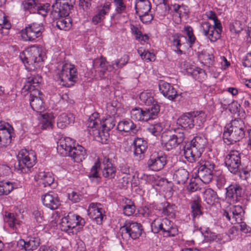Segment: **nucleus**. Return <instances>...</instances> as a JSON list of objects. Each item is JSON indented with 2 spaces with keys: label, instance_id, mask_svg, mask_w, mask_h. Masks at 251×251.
Instances as JSON below:
<instances>
[{
  "label": "nucleus",
  "instance_id": "obj_1",
  "mask_svg": "<svg viewBox=\"0 0 251 251\" xmlns=\"http://www.w3.org/2000/svg\"><path fill=\"white\" fill-rule=\"evenodd\" d=\"M206 145V139L203 136H196L190 144L185 146L183 154L187 160L193 163L199 159Z\"/></svg>",
  "mask_w": 251,
  "mask_h": 251
},
{
  "label": "nucleus",
  "instance_id": "obj_2",
  "mask_svg": "<svg viewBox=\"0 0 251 251\" xmlns=\"http://www.w3.org/2000/svg\"><path fill=\"white\" fill-rule=\"evenodd\" d=\"M20 57L24 63L33 64L37 69L46 57L45 49L42 46H33L26 51L22 52Z\"/></svg>",
  "mask_w": 251,
  "mask_h": 251
},
{
  "label": "nucleus",
  "instance_id": "obj_3",
  "mask_svg": "<svg viewBox=\"0 0 251 251\" xmlns=\"http://www.w3.org/2000/svg\"><path fill=\"white\" fill-rule=\"evenodd\" d=\"M99 113L95 112L88 118L86 126L88 128H91L93 134L96 140L102 144H106L109 138L108 131L103 128L101 125V122L99 118Z\"/></svg>",
  "mask_w": 251,
  "mask_h": 251
},
{
  "label": "nucleus",
  "instance_id": "obj_4",
  "mask_svg": "<svg viewBox=\"0 0 251 251\" xmlns=\"http://www.w3.org/2000/svg\"><path fill=\"white\" fill-rule=\"evenodd\" d=\"M18 162L15 165V169L20 173H25L32 168L36 163V157L32 151L23 149L19 152L18 156Z\"/></svg>",
  "mask_w": 251,
  "mask_h": 251
},
{
  "label": "nucleus",
  "instance_id": "obj_5",
  "mask_svg": "<svg viewBox=\"0 0 251 251\" xmlns=\"http://www.w3.org/2000/svg\"><path fill=\"white\" fill-rule=\"evenodd\" d=\"M160 111V107L157 104H153L151 108L143 110L140 107H135L130 111L131 118L136 121L148 122L155 119Z\"/></svg>",
  "mask_w": 251,
  "mask_h": 251
},
{
  "label": "nucleus",
  "instance_id": "obj_6",
  "mask_svg": "<svg viewBox=\"0 0 251 251\" xmlns=\"http://www.w3.org/2000/svg\"><path fill=\"white\" fill-rule=\"evenodd\" d=\"M77 72L74 65L66 63L62 66L58 74L60 84L66 87L73 85L77 80Z\"/></svg>",
  "mask_w": 251,
  "mask_h": 251
},
{
  "label": "nucleus",
  "instance_id": "obj_7",
  "mask_svg": "<svg viewBox=\"0 0 251 251\" xmlns=\"http://www.w3.org/2000/svg\"><path fill=\"white\" fill-rule=\"evenodd\" d=\"M85 224L84 219L79 215L69 213L67 216L62 219L60 226L61 230L73 233V229L76 226H83Z\"/></svg>",
  "mask_w": 251,
  "mask_h": 251
},
{
  "label": "nucleus",
  "instance_id": "obj_8",
  "mask_svg": "<svg viewBox=\"0 0 251 251\" xmlns=\"http://www.w3.org/2000/svg\"><path fill=\"white\" fill-rule=\"evenodd\" d=\"M198 169V177L204 183H208L213 177L215 164L211 161L201 159Z\"/></svg>",
  "mask_w": 251,
  "mask_h": 251
},
{
  "label": "nucleus",
  "instance_id": "obj_9",
  "mask_svg": "<svg viewBox=\"0 0 251 251\" xmlns=\"http://www.w3.org/2000/svg\"><path fill=\"white\" fill-rule=\"evenodd\" d=\"M201 30L211 42H215L221 37L222 26L221 23L212 25L208 22H202Z\"/></svg>",
  "mask_w": 251,
  "mask_h": 251
},
{
  "label": "nucleus",
  "instance_id": "obj_10",
  "mask_svg": "<svg viewBox=\"0 0 251 251\" xmlns=\"http://www.w3.org/2000/svg\"><path fill=\"white\" fill-rule=\"evenodd\" d=\"M122 236L127 234L133 239L138 238L142 234V226L141 224L132 221H127L121 228Z\"/></svg>",
  "mask_w": 251,
  "mask_h": 251
},
{
  "label": "nucleus",
  "instance_id": "obj_11",
  "mask_svg": "<svg viewBox=\"0 0 251 251\" xmlns=\"http://www.w3.org/2000/svg\"><path fill=\"white\" fill-rule=\"evenodd\" d=\"M241 153L237 150H231L226 156L225 164L228 170L233 174H236L241 166Z\"/></svg>",
  "mask_w": 251,
  "mask_h": 251
},
{
  "label": "nucleus",
  "instance_id": "obj_12",
  "mask_svg": "<svg viewBox=\"0 0 251 251\" xmlns=\"http://www.w3.org/2000/svg\"><path fill=\"white\" fill-rule=\"evenodd\" d=\"M43 30L42 25L33 23L22 30L21 36L25 41H33L41 36Z\"/></svg>",
  "mask_w": 251,
  "mask_h": 251
},
{
  "label": "nucleus",
  "instance_id": "obj_13",
  "mask_svg": "<svg viewBox=\"0 0 251 251\" xmlns=\"http://www.w3.org/2000/svg\"><path fill=\"white\" fill-rule=\"evenodd\" d=\"M167 156L158 152L152 153L147 162L149 169L154 171L162 170L167 163Z\"/></svg>",
  "mask_w": 251,
  "mask_h": 251
},
{
  "label": "nucleus",
  "instance_id": "obj_14",
  "mask_svg": "<svg viewBox=\"0 0 251 251\" xmlns=\"http://www.w3.org/2000/svg\"><path fill=\"white\" fill-rule=\"evenodd\" d=\"M243 213L242 206L233 205L224 210L223 216H225L232 224H234L242 220Z\"/></svg>",
  "mask_w": 251,
  "mask_h": 251
},
{
  "label": "nucleus",
  "instance_id": "obj_15",
  "mask_svg": "<svg viewBox=\"0 0 251 251\" xmlns=\"http://www.w3.org/2000/svg\"><path fill=\"white\" fill-rule=\"evenodd\" d=\"M88 215L97 224L101 225L105 216L104 210L100 203H91L88 209Z\"/></svg>",
  "mask_w": 251,
  "mask_h": 251
},
{
  "label": "nucleus",
  "instance_id": "obj_16",
  "mask_svg": "<svg viewBox=\"0 0 251 251\" xmlns=\"http://www.w3.org/2000/svg\"><path fill=\"white\" fill-rule=\"evenodd\" d=\"M42 78L40 76L30 75L27 76L23 89L30 94H41L37 88Z\"/></svg>",
  "mask_w": 251,
  "mask_h": 251
},
{
  "label": "nucleus",
  "instance_id": "obj_17",
  "mask_svg": "<svg viewBox=\"0 0 251 251\" xmlns=\"http://www.w3.org/2000/svg\"><path fill=\"white\" fill-rule=\"evenodd\" d=\"M71 138L65 137L61 138L57 142V151L62 156H67L75 147Z\"/></svg>",
  "mask_w": 251,
  "mask_h": 251
},
{
  "label": "nucleus",
  "instance_id": "obj_18",
  "mask_svg": "<svg viewBox=\"0 0 251 251\" xmlns=\"http://www.w3.org/2000/svg\"><path fill=\"white\" fill-rule=\"evenodd\" d=\"M43 204L47 207L51 209H56L60 205L58 195L52 192L45 194L42 197Z\"/></svg>",
  "mask_w": 251,
  "mask_h": 251
},
{
  "label": "nucleus",
  "instance_id": "obj_19",
  "mask_svg": "<svg viewBox=\"0 0 251 251\" xmlns=\"http://www.w3.org/2000/svg\"><path fill=\"white\" fill-rule=\"evenodd\" d=\"M12 127L8 123L0 122V144L5 146L11 142Z\"/></svg>",
  "mask_w": 251,
  "mask_h": 251
},
{
  "label": "nucleus",
  "instance_id": "obj_20",
  "mask_svg": "<svg viewBox=\"0 0 251 251\" xmlns=\"http://www.w3.org/2000/svg\"><path fill=\"white\" fill-rule=\"evenodd\" d=\"M244 135V132H239L232 129L225 128L223 137L225 143L229 145L239 141Z\"/></svg>",
  "mask_w": 251,
  "mask_h": 251
},
{
  "label": "nucleus",
  "instance_id": "obj_21",
  "mask_svg": "<svg viewBox=\"0 0 251 251\" xmlns=\"http://www.w3.org/2000/svg\"><path fill=\"white\" fill-rule=\"evenodd\" d=\"M52 7L53 11L51 14L53 16L68 17L70 7L67 2L62 1L61 0H56Z\"/></svg>",
  "mask_w": 251,
  "mask_h": 251
},
{
  "label": "nucleus",
  "instance_id": "obj_22",
  "mask_svg": "<svg viewBox=\"0 0 251 251\" xmlns=\"http://www.w3.org/2000/svg\"><path fill=\"white\" fill-rule=\"evenodd\" d=\"M102 176L108 179L114 178L116 176V168L108 158L104 157L101 166Z\"/></svg>",
  "mask_w": 251,
  "mask_h": 251
},
{
  "label": "nucleus",
  "instance_id": "obj_23",
  "mask_svg": "<svg viewBox=\"0 0 251 251\" xmlns=\"http://www.w3.org/2000/svg\"><path fill=\"white\" fill-rule=\"evenodd\" d=\"M18 245L25 251H33L39 246L40 239L34 237H29L25 240L21 239L18 241Z\"/></svg>",
  "mask_w": 251,
  "mask_h": 251
},
{
  "label": "nucleus",
  "instance_id": "obj_24",
  "mask_svg": "<svg viewBox=\"0 0 251 251\" xmlns=\"http://www.w3.org/2000/svg\"><path fill=\"white\" fill-rule=\"evenodd\" d=\"M173 223L167 218L162 219L161 230L165 237L175 236L177 233V229L174 227Z\"/></svg>",
  "mask_w": 251,
  "mask_h": 251
},
{
  "label": "nucleus",
  "instance_id": "obj_25",
  "mask_svg": "<svg viewBox=\"0 0 251 251\" xmlns=\"http://www.w3.org/2000/svg\"><path fill=\"white\" fill-rule=\"evenodd\" d=\"M67 156L71 157L75 162L79 163L85 159L87 154L84 147L77 145L73 149Z\"/></svg>",
  "mask_w": 251,
  "mask_h": 251
},
{
  "label": "nucleus",
  "instance_id": "obj_26",
  "mask_svg": "<svg viewBox=\"0 0 251 251\" xmlns=\"http://www.w3.org/2000/svg\"><path fill=\"white\" fill-rule=\"evenodd\" d=\"M134 145V154L139 158L141 159L143 157L142 154L146 151L148 146L147 142L143 138H136L133 142Z\"/></svg>",
  "mask_w": 251,
  "mask_h": 251
},
{
  "label": "nucleus",
  "instance_id": "obj_27",
  "mask_svg": "<svg viewBox=\"0 0 251 251\" xmlns=\"http://www.w3.org/2000/svg\"><path fill=\"white\" fill-rule=\"evenodd\" d=\"M38 118L42 129H49L52 128L54 117L51 113H39Z\"/></svg>",
  "mask_w": 251,
  "mask_h": 251
},
{
  "label": "nucleus",
  "instance_id": "obj_28",
  "mask_svg": "<svg viewBox=\"0 0 251 251\" xmlns=\"http://www.w3.org/2000/svg\"><path fill=\"white\" fill-rule=\"evenodd\" d=\"M191 112L185 113L177 119V123L184 128L191 129L194 127V122Z\"/></svg>",
  "mask_w": 251,
  "mask_h": 251
},
{
  "label": "nucleus",
  "instance_id": "obj_29",
  "mask_svg": "<svg viewBox=\"0 0 251 251\" xmlns=\"http://www.w3.org/2000/svg\"><path fill=\"white\" fill-rule=\"evenodd\" d=\"M111 4L109 2H105L104 5L99 8L98 13L93 17L92 22L95 25L100 23L104 18L110 8Z\"/></svg>",
  "mask_w": 251,
  "mask_h": 251
},
{
  "label": "nucleus",
  "instance_id": "obj_30",
  "mask_svg": "<svg viewBox=\"0 0 251 251\" xmlns=\"http://www.w3.org/2000/svg\"><path fill=\"white\" fill-rule=\"evenodd\" d=\"M75 116L72 113H62L58 118L57 126L60 128H64L67 125L73 123Z\"/></svg>",
  "mask_w": 251,
  "mask_h": 251
},
{
  "label": "nucleus",
  "instance_id": "obj_31",
  "mask_svg": "<svg viewBox=\"0 0 251 251\" xmlns=\"http://www.w3.org/2000/svg\"><path fill=\"white\" fill-rule=\"evenodd\" d=\"M117 128L120 131L125 132L131 131L133 133H135L137 131L136 126L130 120L120 122L117 125Z\"/></svg>",
  "mask_w": 251,
  "mask_h": 251
},
{
  "label": "nucleus",
  "instance_id": "obj_32",
  "mask_svg": "<svg viewBox=\"0 0 251 251\" xmlns=\"http://www.w3.org/2000/svg\"><path fill=\"white\" fill-rule=\"evenodd\" d=\"M201 200L200 198L196 197L194 199L191 204V208L193 216V220L195 221L199 219L202 213L201 211Z\"/></svg>",
  "mask_w": 251,
  "mask_h": 251
},
{
  "label": "nucleus",
  "instance_id": "obj_33",
  "mask_svg": "<svg viewBox=\"0 0 251 251\" xmlns=\"http://www.w3.org/2000/svg\"><path fill=\"white\" fill-rule=\"evenodd\" d=\"M56 20V25L61 30H67L72 25V20L69 17L53 16Z\"/></svg>",
  "mask_w": 251,
  "mask_h": 251
},
{
  "label": "nucleus",
  "instance_id": "obj_34",
  "mask_svg": "<svg viewBox=\"0 0 251 251\" xmlns=\"http://www.w3.org/2000/svg\"><path fill=\"white\" fill-rule=\"evenodd\" d=\"M242 194V189L239 184H231L226 188V195L228 197L235 198L239 201V199Z\"/></svg>",
  "mask_w": 251,
  "mask_h": 251
},
{
  "label": "nucleus",
  "instance_id": "obj_35",
  "mask_svg": "<svg viewBox=\"0 0 251 251\" xmlns=\"http://www.w3.org/2000/svg\"><path fill=\"white\" fill-rule=\"evenodd\" d=\"M129 56L126 54L123 55L120 59H117L111 63V65H109L107 69L109 72L121 69L125 66L129 61Z\"/></svg>",
  "mask_w": 251,
  "mask_h": 251
},
{
  "label": "nucleus",
  "instance_id": "obj_36",
  "mask_svg": "<svg viewBox=\"0 0 251 251\" xmlns=\"http://www.w3.org/2000/svg\"><path fill=\"white\" fill-rule=\"evenodd\" d=\"M188 178V172L186 169L182 168L176 170L174 175V179L178 184H184Z\"/></svg>",
  "mask_w": 251,
  "mask_h": 251
},
{
  "label": "nucleus",
  "instance_id": "obj_37",
  "mask_svg": "<svg viewBox=\"0 0 251 251\" xmlns=\"http://www.w3.org/2000/svg\"><path fill=\"white\" fill-rule=\"evenodd\" d=\"M229 239H226V235L225 234H218L216 235L215 233L212 232H206V235H205V240L206 241H215L217 242L225 243L228 240H230L233 239L230 236L228 237Z\"/></svg>",
  "mask_w": 251,
  "mask_h": 251
},
{
  "label": "nucleus",
  "instance_id": "obj_38",
  "mask_svg": "<svg viewBox=\"0 0 251 251\" xmlns=\"http://www.w3.org/2000/svg\"><path fill=\"white\" fill-rule=\"evenodd\" d=\"M225 128L232 129L239 132L245 133V126L244 121L242 119H235L227 125Z\"/></svg>",
  "mask_w": 251,
  "mask_h": 251
},
{
  "label": "nucleus",
  "instance_id": "obj_39",
  "mask_svg": "<svg viewBox=\"0 0 251 251\" xmlns=\"http://www.w3.org/2000/svg\"><path fill=\"white\" fill-rule=\"evenodd\" d=\"M43 102L41 98L38 96L32 95L30 99V104L33 110L41 113L44 109Z\"/></svg>",
  "mask_w": 251,
  "mask_h": 251
},
{
  "label": "nucleus",
  "instance_id": "obj_40",
  "mask_svg": "<svg viewBox=\"0 0 251 251\" xmlns=\"http://www.w3.org/2000/svg\"><path fill=\"white\" fill-rule=\"evenodd\" d=\"M151 8V3L149 0L136 2L135 9L137 15L147 14L150 11Z\"/></svg>",
  "mask_w": 251,
  "mask_h": 251
},
{
  "label": "nucleus",
  "instance_id": "obj_41",
  "mask_svg": "<svg viewBox=\"0 0 251 251\" xmlns=\"http://www.w3.org/2000/svg\"><path fill=\"white\" fill-rule=\"evenodd\" d=\"M194 126L201 127L206 121V115L202 111L192 112Z\"/></svg>",
  "mask_w": 251,
  "mask_h": 251
},
{
  "label": "nucleus",
  "instance_id": "obj_42",
  "mask_svg": "<svg viewBox=\"0 0 251 251\" xmlns=\"http://www.w3.org/2000/svg\"><path fill=\"white\" fill-rule=\"evenodd\" d=\"M158 87L162 94H177V92L175 88L170 83L164 81H160Z\"/></svg>",
  "mask_w": 251,
  "mask_h": 251
},
{
  "label": "nucleus",
  "instance_id": "obj_43",
  "mask_svg": "<svg viewBox=\"0 0 251 251\" xmlns=\"http://www.w3.org/2000/svg\"><path fill=\"white\" fill-rule=\"evenodd\" d=\"M122 207L124 214L128 216L132 215L135 211L134 203L129 199H126L125 200L124 204Z\"/></svg>",
  "mask_w": 251,
  "mask_h": 251
},
{
  "label": "nucleus",
  "instance_id": "obj_44",
  "mask_svg": "<svg viewBox=\"0 0 251 251\" xmlns=\"http://www.w3.org/2000/svg\"><path fill=\"white\" fill-rule=\"evenodd\" d=\"M203 197L206 203L209 205H212L215 202L217 199V194L212 189L208 188L204 191Z\"/></svg>",
  "mask_w": 251,
  "mask_h": 251
},
{
  "label": "nucleus",
  "instance_id": "obj_45",
  "mask_svg": "<svg viewBox=\"0 0 251 251\" xmlns=\"http://www.w3.org/2000/svg\"><path fill=\"white\" fill-rule=\"evenodd\" d=\"M38 0H25L23 2L24 9L30 13H35L38 8Z\"/></svg>",
  "mask_w": 251,
  "mask_h": 251
},
{
  "label": "nucleus",
  "instance_id": "obj_46",
  "mask_svg": "<svg viewBox=\"0 0 251 251\" xmlns=\"http://www.w3.org/2000/svg\"><path fill=\"white\" fill-rule=\"evenodd\" d=\"M163 129V126L161 123L157 122L151 124L147 128V130L155 136H159Z\"/></svg>",
  "mask_w": 251,
  "mask_h": 251
},
{
  "label": "nucleus",
  "instance_id": "obj_47",
  "mask_svg": "<svg viewBox=\"0 0 251 251\" xmlns=\"http://www.w3.org/2000/svg\"><path fill=\"white\" fill-rule=\"evenodd\" d=\"M12 183L9 181H0V197L9 194L13 189Z\"/></svg>",
  "mask_w": 251,
  "mask_h": 251
},
{
  "label": "nucleus",
  "instance_id": "obj_48",
  "mask_svg": "<svg viewBox=\"0 0 251 251\" xmlns=\"http://www.w3.org/2000/svg\"><path fill=\"white\" fill-rule=\"evenodd\" d=\"M137 52L142 59L148 62L153 61L155 59L154 54L146 50L143 48H140L138 49Z\"/></svg>",
  "mask_w": 251,
  "mask_h": 251
},
{
  "label": "nucleus",
  "instance_id": "obj_49",
  "mask_svg": "<svg viewBox=\"0 0 251 251\" xmlns=\"http://www.w3.org/2000/svg\"><path fill=\"white\" fill-rule=\"evenodd\" d=\"M170 9L175 12L174 15L178 16L179 18L187 14V10L183 5L175 4L171 5Z\"/></svg>",
  "mask_w": 251,
  "mask_h": 251
},
{
  "label": "nucleus",
  "instance_id": "obj_50",
  "mask_svg": "<svg viewBox=\"0 0 251 251\" xmlns=\"http://www.w3.org/2000/svg\"><path fill=\"white\" fill-rule=\"evenodd\" d=\"M162 145L165 150L169 151L176 148L179 144L171 135L167 141L164 142L163 141Z\"/></svg>",
  "mask_w": 251,
  "mask_h": 251
},
{
  "label": "nucleus",
  "instance_id": "obj_51",
  "mask_svg": "<svg viewBox=\"0 0 251 251\" xmlns=\"http://www.w3.org/2000/svg\"><path fill=\"white\" fill-rule=\"evenodd\" d=\"M100 65L99 66L101 68L99 72V77L100 78H104L105 77V73L106 71H109L107 69L109 68L108 63L106 61V59L102 57H101L100 59Z\"/></svg>",
  "mask_w": 251,
  "mask_h": 251
},
{
  "label": "nucleus",
  "instance_id": "obj_52",
  "mask_svg": "<svg viewBox=\"0 0 251 251\" xmlns=\"http://www.w3.org/2000/svg\"><path fill=\"white\" fill-rule=\"evenodd\" d=\"M231 103L226 102L225 100L221 102L222 105L226 106L228 105V109L232 113H236L239 112L240 104L237 102L234 101L233 99H231Z\"/></svg>",
  "mask_w": 251,
  "mask_h": 251
},
{
  "label": "nucleus",
  "instance_id": "obj_53",
  "mask_svg": "<svg viewBox=\"0 0 251 251\" xmlns=\"http://www.w3.org/2000/svg\"><path fill=\"white\" fill-rule=\"evenodd\" d=\"M4 221L7 223L9 226L12 228L13 230H16L17 228V226H18L17 220L13 214L8 213L6 215Z\"/></svg>",
  "mask_w": 251,
  "mask_h": 251
},
{
  "label": "nucleus",
  "instance_id": "obj_54",
  "mask_svg": "<svg viewBox=\"0 0 251 251\" xmlns=\"http://www.w3.org/2000/svg\"><path fill=\"white\" fill-rule=\"evenodd\" d=\"M166 204V205H164L163 208L162 213L164 215H167L171 218L174 217L175 216V206L168 203Z\"/></svg>",
  "mask_w": 251,
  "mask_h": 251
},
{
  "label": "nucleus",
  "instance_id": "obj_55",
  "mask_svg": "<svg viewBox=\"0 0 251 251\" xmlns=\"http://www.w3.org/2000/svg\"><path fill=\"white\" fill-rule=\"evenodd\" d=\"M184 34L188 36L187 41L191 45L193 44L196 40V38L193 32V29L189 26H185L183 30Z\"/></svg>",
  "mask_w": 251,
  "mask_h": 251
},
{
  "label": "nucleus",
  "instance_id": "obj_56",
  "mask_svg": "<svg viewBox=\"0 0 251 251\" xmlns=\"http://www.w3.org/2000/svg\"><path fill=\"white\" fill-rule=\"evenodd\" d=\"M230 31L233 33H238L243 29L241 22L238 20H235L230 23L229 25Z\"/></svg>",
  "mask_w": 251,
  "mask_h": 251
},
{
  "label": "nucleus",
  "instance_id": "obj_57",
  "mask_svg": "<svg viewBox=\"0 0 251 251\" xmlns=\"http://www.w3.org/2000/svg\"><path fill=\"white\" fill-rule=\"evenodd\" d=\"M115 124L116 122L114 119L112 117H109L108 118H106L105 120L104 123H101L100 126H101L103 128H104V129L109 131L114 127Z\"/></svg>",
  "mask_w": 251,
  "mask_h": 251
},
{
  "label": "nucleus",
  "instance_id": "obj_58",
  "mask_svg": "<svg viewBox=\"0 0 251 251\" xmlns=\"http://www.w3.org/2000/svg\"><path fill=\"white\" fill-rule=\"evenodd\" d=\"M198 180L196 178H192L190 179V183L187 187V189L191 192H195L200 189V185L197 181Z\"/></svg>",
  "mask_w": 251,
  "mask_h": 251
},
{
  "label": "nucleus",
  "instance_id": "obj_59",
  "mask_svg": "<svg viewBox=\"0 0 251 251\" xmlns=\"http://www.w3.org/2000/svg\"><path fill=\"white\" fill-rule=\"evenodd\" d=\"M162 219L160 218L155 219L151 224L152 230L155 233H157L161 230Z\"/></svg>",
  "mask_w": 251,
  "mask_h": 251
},
{
  "label": "nucleus",
  "instance_id": "obj_60",
  "mask_svg": "<svg viewBox=\"0 0 251 251\" xmlns=\"http://www.w3.org/2000/svg\"><path fill=\"white\" fill-rule=\"evenodd\" d=\"M49 4H41L39 2L38 4V8L36 10V13L37 12L38 14L45 16L47 15L48 12V7Z\"/></svg>",
  "mask_w": 251,
  "mask_h": 251
},
{
  "label": "nucleus",
  "instance_id": "obj_61",
  "mask_svg": "<svg viewBox=\"0 0 251 251\" xmlns=\"http://www.w3.org/2000/svg\"><path fill=\"white\" fill-rule=\"evenodd\" d=\"M123 0H114L116 10L118 13H121L126 10V6L123 2Z\"/></svg>",
  "mask_w": 251,
  "mask_h": 251
},
{
  "label": "nucleus",
  "instance_id": "obj_62",
  "mask_svg": "<svg viewBox=\"0 0 251 251\" xmlns=\"http://www.w3.org/2000/svg\"><path fill=\"white\" fill-rule=\"evenodd\" d=\"M172 136L177 141L178 144L182 143L185 139V135L183 131L177 130L175 131V133L172 135Z\"/></svg>",
  "mask_w": 251,
  "mask_h": 251
},
{
  "label": "nucleus",
  "instance_id": "obj_63",
  "mask_svg": "<svg viewBox=\"0 0 251 251\" xmlns=\"http://www.w3.org/2000/svg\"><path fill=\"white\" fill-rule=\"evenodd\" d=\"M100 167V164L99 162H96L95 165L92 167L90 172L88 174V176L91 178H97L99 177L98 169Z\"/></svg>",
  "mask_w": 251,
  "mask_h": 251
},
{
  "label": "nucleus",
  "instance_id": "obj_64",
  "mask_svg": "<svg viewBox=\"0 0 251 251\" xmlns=\"http://www.w3.org/2000/svg\"><path fill=\"white\" fill-rule=\"evenodd\" d=\"M48 172H45L40 170L38 173L35 176V180L37 181H39L40 183L43 184V182H45V179L46 178V176Z\"/></svg>",
  "mask_w": 251,
  "mask_h": 251
}]
</instances>
